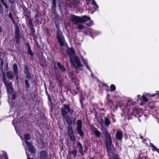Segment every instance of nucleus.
I'll return each mask as SVG.
<instances>
[{
	"label": "nucleus",
	"instance_id": "nucleus-1",
	"mask_svg": "<svg viewBox=\"0 0 159 159\" xmlns=\"http://www.w3.org/2000/svg\"><path fill=\"white\" fill-rule=\"evenodd\" d=\"M67 52L69 55L70 61L73 66L76 69L82 66L78 57L75 54L73 48H68Z\"/></svg>",
	"mask_w": 159,
	"mask_h": 159
},
{
	"label": "nucleus",
	"instance_id": "nucleus-2",
	"mask_svg": "<svg viewBox=\"0 0 159 159\" xmlns=\"http://www.w3.org/2000/svg\"><path fill=\"white\" fill-rule=\"evenodd\" d=\"M71 20L74 24L86 22V25L88 26H91L93 24V22L91 20L90 17L86 16H83L82 17L74 16L72 17Z\"/></svg>",
	"mask_w": 159,
	"mask_h": 159
},
{
	"label": "nucleus",
	"instance_id": "nucleus-3",
	"mask_svg": "<svg viewBox=\"0 0 159 159\" xmlns=\"http://www.w3.org/2000/svg\"><path fill=\"white\" fill-rule=\"evenodd\" d=\"M20 138L22 140H25V143L27 145L28 149L32 153L35 152V150L33 145L29 142H27V140L30 139V136L28 134H25L23 136H20Z\"/></svg>",
	"mask_w": 159,
	"mask_h": 159
},
{
	"label": "nucleus",
	"instance_id": "nucleus-4",
	"mask_svg": "<svg viewBox=\"0 0 159 159\" xmlns=\"http://www.w3.org/2000/svg\"><path fill=\"white\" fill-rule=\"evenodd\" d=\"M2 79L7 89L8 96L9 97L12 94L14 91L12 87L11 84L10 83L7 82L5 80V73L4 72H2Z\"/></svg>",
	"mask_w": 159,
	"mask_h": 159
},
{
	"label": "nucleus",
	"instance_id": "nucleus-5",
	"mask_svg": "<svg viewBox=\"0 0 159 159\" xmlns=\"http://www.w3.org/2000/svg\"><path fill=\"white\" fill-rule=\"evenodd\" d=\"M101 130L102 131V134H104L105 136L107 148H109L111 147L112 143L110 135L106 129H101Z\"/></svg>",
	"mask_w": 159,
	"mask_h": 159
},
{
	"label": "nucleus",
	"instance_id": "nucleus-6",
	"mask_svg": "<svg viewBox=\"0 0 159 159\" xmlns=\"http://www.w3.org/2000/svg\"><path fill=\"white\" fill-rule=\"evenodd\" d=\"M57 40L60 45L62 47L67 46V44L64 39L62 32L58 30L57 32Z\"/></svg>",
	"mask_w": 159,
	"mask_h": 159
},
{
	"label": "nucleus",
	"instance_id": "nucleus-7",
	"mask_svg": "<svg viewBox=\"0 0 159 159\" xmlns=\"http://www.w3.org/2000/svg\"><path fill=\"white\" fill-rule=\"evenodd\" d=\"M73 112V110L72 109H70L69 106L66 104L64 105V107L62 109L61 111V114L64 117H66V116L68 112L69 113L72 114Z\"/></svg>",
	"mask_w": 159,
	"mask_h": 159
},
{
	"label": "nucleus",
	"instance_id": "nucleus-8",
	"mask_svg": "<svg viewBox=\"0 0 159 159\" xmlns=\"http://www.w3.org/2000/svg\"><path fill=\"white\" fill-rule=\"evenodd\" d=\"M123 134L122 132L120 130H117L116 134V136L117 139L121 140L123 138Z\"/></svg>",
	"mask_w": 159,
	"mask_h": 159
},
{
	"label": "nucleus",
	"instance_id": "nucleus-9",
	"mask_svg": "<svg viewBox=\"0 0 159 159\" xmlns=\"http://www.w3.org/2000/svg\"><path fill=\"white\" fill-rule=\"evenodd\" d=\"M47 157V154L45 151H43L40 153L39 158L40 159H46Z\"/></svg>",
	"mask_w": 159,
	"mask_h": 159
},
{
	"label": "nucleus",
	"instance_id": "nucleus-10",
	"mask_svg": "<svg viewBox=\"0 0 159 159\" xmlns=\"http://www.w3.org/2000/svg\"><path fill=\"white\" fill-rule=\"evenodd\" d=\"M13 70L14 71V72L15 73V74L16 76V78L17 79L18 77V71H17V65L15 63L13 65Z\"/></svg>",
	"mask_w": 159,
	"mask_h": 159
},
{
	"label": "nucleus",
	"instance_id": "nucleus-11",
	"mask_svg": "<svg viewBox=\"0 0 159 159\" xmlns=\"http://www.w3.org/2000/svg\"><path fill=\"white\" fill-rule=\"evenodd\" d=\"M110 120L107 117H106L104 119V125L106 126H108L110 124Z\"/></svg>",
	"mask_w": 159,
	"mask_h": 159
},
{
	"label": "nucleus",
	"instance_id": "nucleus-12",
	"mask_svg": "<svg viewBox=\"0 0 159 159\" xmlns=\"http://www.w3.org/2000/svg\"><path fill=\"white\" fill-rule=\"evenodd\" d=\"M77 129H81L82 127V122L80 120H78L77 121Z\"/></svg>",
	"mask_w": 159,
	"mask_h": 159
},
{
	"label": "nucleus",
	"instance_id": "nucleus-13",
	"mask_svg": "<svg viewBox=\"0 0 159 159\" xmlns=\"http://www.w3.org/2000/svg\"><path fill=\"white\" fill-rule=\"evenodd\" d=\"M104 121L103 119L102 118H100L99 120H98V122L100 125L102 126V128L101 129H105L104 127Z\"/></svg>",
	"mask_w": 159,
	"mask_h": 159
},
{
	"label": "nucleus",
	"instance_id": "nucleus-14",
	"mask_svg": "<svg viewBox=\"0 0 159 159\" xmlns=\"http://www.w3.org/2000/svg\"><path fill=\"white\" fill-rule=\"evenodd\" d=\"M81 59L84 63L85 65L87 68L90 70V72H91V70L88 64V61L86 59H84L82 57H81Z\"/></svg>",
	"mask_w": 159,
	"mask_h": 159
},
{
	"label": "nucleus",
	"instance_id": "nucleus-15",
	"mask_svg": "<svg viewBox=\"0 0 159 159\" xmlns=\"http://www.w3.org/2000/svg\"><path fill=\"white\" fill-rule=\"evenodd\" d=\"M93 131L96 137H100L101 133L99 130L96 129H95L93 130Z\"/></svg>",
	"mask_w": 159,
	"mask_h": 159
},
{
	"label": "nucleus",
	"instance_id": "nucleus-16",
	"mask_svg": "<svg viewBox=\"0 0 159 159\" xmlns=\"http://www.w3.org/2000/svg\"><path fill=\"white\" fill-rule=\"evenodd\" d=\"M7 76L9 79H11L13 77V72L11 71H9L7 73Z\"/></svg>",
	"mask_w": 159,
	"mask_h": 159
},
{
	"label": "nucleus",
	"instance_id": "nucleus-17",
	"mask_svg": "<svg viewBox=\"0 0 159 159\" xmlns=\"http://www.w3.org/2000/svg\"><path fill=\"white\" fill-rule=\"evenodd\" d=\"M66 120V121L69 125L71 124L72 121L70 117L68 116H66V117H65Z\"/></svg>",
	"mask_w": 159,
	"mask_h": 159
},
{
	"label": "nucleus",
	"instance_id": "nucleus-18",
	"mask_svg": "<svg viewBox=\"0 0 159 159\" xmlns=\"http://www.w3.org/2000/svg\"><path fill=\"white\" fill-rule=\"evenodd\" d=\"M57 65L61 70L63 71H65L66 69L63 65H61L59 62L57 63Z\"/></svg>",
	"mask_w": 159,
	"mask_h": 159
},
{
	"label": "nucleus",
	"instance_id": "nucleus-19",
	"mask_svg": "<svg viewBox=\"0 0 159 159\" xmlns=\"http://www.w3.org/2000/svg\"><path fill=\"white\" fill-rule=\"evenodd\" d=\"M1 2H2V4L5 6V7L7 9V10H6V11L7 12H8L9 11L8 10V7L7 6V3L5 2L4 0H0Z\"/></svg>",
	"mask_w": 159,
	"mask_h": 159
},
{
	"label": "nucleus",
	"instance_id": "nucleus-20",
	"mask_svg": "<svg viewBox=\"0 0 159 159\" xmlns=\"http://www.w3.org/2000/svg\"><path fill=\"white\" fill-rule=\"evenodd\" d=\"M67 132L68 135L73 133L72 128L71 126H68L67 128Z\"/></svg>",
	"mask_w": 159,
	"mask_h": 159
},
{
	"label": "nucleus",
	"instance_id": "nucleus-21",
	"mask_svg": "<svg viewBox=\"0 0 159 159\" xmlns=\"http://www.w3.org/2000/svg\"><path fill=\"white\" fill-rule=\"evenodd\" d=\"M28 54L29 55L32 56L33 55V53L31 51L30 46L28 45Z\"/></svg>",
	"mask_w": 159,
	"mask_h": 159
},
{
	"label": "nucleus",
	"instance_id": "nucleus-22",
	"mask_svg": "<svg viewBox=\"0 0 159 159\" xmlns=\"http://www.w3.org/2000/svg\"><path fill=\"white\" fill-rule=\"evenodd\" d=\"M68 135L71 140H74L75 139V137L73 133L71 134V135L70 134Z\"/></svg>",
	"mask_w": 159,
	"mask_h": 159
},
{
	"label": "nucleus",
	"instance_id": "nucleus-23",
	"mask_svg": "<svg viewBox=\"0 0 159 159\" xmlns=\"http://www.w3.org/2000/svg\"><path fill=\"white\" fill-rule=\"evenodd\" d=\"M111 159H121L120 158L119 156L117 154H114L112 157Z\"/></svg>",
	"mask_w": 159,
	"mask_h": 159
},
{
	"label": "nucleus",
	"instance_id": "nucleus-24",
	"mask_svg": "<svg viewBox=\"0 0 159 159\" xmlns=\"http://www.w3.org/2000/svg\"><path fill=\"white\" fill-rule=\"evenodd\" d=\"M77 130L80 136H82L84 134V133L83 131L81 129Z\"/></svg>",
	"mask_w": 159,
	"mask_h": 159
},
{
	"label": "nucleus",
	"instance_id": "nucleus-25",
	"mask_svg": "<svg viewBox=\"0 0 159 159\" xmlns=\"http://www.w3.org/2000/svg\"><path fill=\"white\" fill-rule=\"evenodd\" d=\"M92 5H94L96 8L97 9H98V6L97 5L96 3L94 0H93V2L91 3Z\"/></svg>",
	"mask_w": 159,
	"mask_h": 159
},
{
	"label": "nucleus",
	"instance_id": "nucleus-26",
	"mask_svg": "<svg viewBox=\"0 0 159 159\" xmlns=\"http://www.w3.org/2000/svg\"><path fill=\"white\" fill-rule=\"evenodd\" d=\"M40 15V13L39 11H37L36 13V14L35 17L36 20H38L39 18L38 17H39Z\"/></svg>",
	"mask_w": 159,
	"mask_h": 159
},
{
	"label": "nucleus",
	"instance_id": "nucleus-27",
	"mask_svg": "<svg viewBox=\"0 0 159 159\" xmlns=\"http://www.w3.org/2000/svg\"><path fill=\"white\" fill-rule=\"evenodd\" d=\"M78 28L79 30H81L84 28V26L81 24H79L78 25Z\"/></svg>",
	"mask_w": 159,
	"mask_h": 159
},
{
	"label": "nucleus",
	"instance_id": "nucleus-28",
	"mask_svg": "<svg viewBox=\"0 0 159 159\" xmlns=\"http://www.w3.org/2000/svg\"><path fill=\"white\" fill-rule=\"evenodd\" d=\"M110 88L111 90H114L116 89V86L113 84H112L111 85Z\"/></svg>",
	"mask_w": 159,
	"mask_h": 159
},
{
	"label": "nucleus",
	"instance_id": "nucleus-29",
	"mask_svg": "<svg viewBox=\"0 0 159 159\" xmlns=\"http://www.w3.org/2000/svg\"><path fill=\"white\" fill-rule=\"evenodd\" d=\"M25 83L26 87H29V83L28 81L27 80H25Z\"/></svg>",
	"mask_w": 159,
	"mask_h": 159
},
{
	"label": "nucleus",
	"instance_id": "nucleus-30",
	"mask_svg": "<svg viewBox=\"0 0 159 159\" xmlns=\"http://www.w3.org/2000/svg\"><path fill=\"white\" fill-rule=\"evenodd\" d=\"M155 95H156L155 94H153L152 95L151 94H148V93H147L146 94H145L146 96L149 97H154Z\"/></svg>",
	"mask_w": 159,
	"mask_h": 159
},
{
	"label": "nucleus",
	"instance_id": "nucleus-31",
	"mask_svg": "<svg viewBox=\"0 0 159 159\" xmlns=\"http://www.w3.org/2000/svg\"><path fill=\"white\" fill-rule=\"evenodd\" d=\"M3 7L1 4L0 3V13L1 14L3 12Z\"/></svg>",
	"mask_w": 159,
	"mask_h": 159
},
{
	"label": "nucleus",
	"instance_id": "nucleus-32",
	"mask_svg": "<svg viewBox=\"0 0 159 159\" xmlns=\"http://www.w3.org/2000/svg\"><path fill=\"white\" fill-rule=\"evenodd\" d=\"M3 65V63L2 61H1V64H0V70L2 71H3L2 70V66Z\"/></svg>",
	"mask_w": 159,
	"mask_h": 159
},
{
	"label": "nucleus",
	"instance_id": "nucleus-33",
	"mask_svg": "<svg viewBox=\"0 0 159 159\" xmlns=\"http://www.w3.org/2000/svg\"><path fill=\"white\" fill-rule=\"evenodd\" d=\"M71 153L73 154L74 157H75L76 156V152L75 150L72 151Z\"/></svg>",
	"mask_w": 159,
	"mask_h": 159
},
{
	"label": "nucleus",
	"instance_id": "nucleus-34",
	"mask_svg": "<svg viewBox=\"0 0 159 159\" xmlns=\"http://www.w3.org/2000/svg\"><path fill=\"white\" fill-rule=\"evenodd\" d=\"M142 98L144 101L147 102L148 101V99L144 96L143 95L142 96Z\"/></svg>",
	"mask_w": 159,
	"mask_h": 159
},
{
	"label": "nucleus",
	"instance_id": "nucleus-35",
	"mask_svg": "<svg viewBox=\"0 0 159 159\" xmlns=\"http://www.w3.org/2000/svg\"><path fill=\"white\" fill-rule=\"evenodd\" d=\"M19 34V29L16 28V30L15 31V34Z\"/></svg>",
	"mask_w": 159,
	"mask_h": 159
},
{
	"label": "nucleus",
	"instance_id": "nucleus-36",
	"mask_svg": "<svg viewBox=\"0 0 159 159\" xmlns=\"http://www.w3.org/2000/svg\"><path fill=\"white\" fill-rule=\"evenodd\" d=\"M79 151L82 154H83V148L82 147L81 148H79Z\"/></svg>",
	"mask_w": 159,
	"mask_h": 159
},
{
	"label": "nucleus",
	"instance_id": "nucleus-37",
	"mask_svg": "<svg viewBox=\"0 0 159 159\" xmlns=\"http://www.w3.org/2000/svg\"><path fill=\"white\" fill-rule=\"evenodd\" d=\"M9 17H10L11 19V20L13 21V22H14V20L13 18H12V14L11 13H9Z\"/></svg>",
	"mask_w": 159,
	"mask_h": 159
},
{
	"label": "nucleus",
	"instance_id": "nucleus-38",
	"mask_svg": "<svg viewBox=\"0 0 159 159\" xmlns=\"http://www.w3.org/2000/svg\"><path fill=\"white\" fill-rule=\"evenodd\" d=\"M25 74H26L27 75L28 74V72L27 70V66H25Z\"/></svg>",
	"mask_w": 159,
	"mask_h": 159
},
{
	"label": "nucleus",
	"instance_id": "nucleus-39",
	"mask_svg": "<svg viewBox=\"0 0 159 159\" xmlns=\"http://www.w3.org/2000/svg\"><path fill=\"white\" fill-rule=\"evenodd\" d=\"M152 148H153V149L154 150H155V151H157V149H157V148L154 145H153L152 146Z\"/></svg>",
	"mask_w": 159,
	"mask_h": 159
},
{
	"label": "nucleus",
	"instance_id": "nucleus-40",
	"mask_svg": "<svg viewBox=\"0 0 159 159\" xmlns=\"http://www.w3.org/2000/svg\"><path fill=\"white\" fill-rule=\"evenodd\" d=\"M139 157L140 159H148L145 157H142L140 155H139Z\"/></svg>",
	"mask_w": 159,
	"mask_h": 159
},
{
	"label": "nucleus",
	"instance_id": "nucleus-41",
	"mask_svg": "<svg viewBox=\"0 0 159 159\" xmlns=\"http://www.w3.org/2000/svg\"><path fill=\"white\" fill-rule=\"evenodd\" d=\"M15 39H20V34H15Z\"/></svg>",
	"mask_w": 159,
	"mask_h": 159
},
{
	"label": "nucleus",
	"instance_id": "nucleus-42",
	"mask_svg": "<svg viewBox=\"0 0 159 159\" xmlns=\"http://www.w3.org/2000/svg\"><path fill=\"white\" fill-rule=\"evenodd\" d=\"M77 145L80 148L82 147V145L80 142L77 143Z\"/></svg>",
	"mask_w": 159,
	"mask_h": 159
},
{
	"label": "nucleus",
	"instance_id": "nucleus-43",
	"mask_svg": "<svg viewBox=\"0 0 159 159\" xmlns=\"http://www.w3.org/2000/svg\"><path fill=\"white\" fill-rule=\"evenodd\" d=\"M16 39V43L17 44L19 43L20 42L19 39Z\"/></svg>",
	"mask_w": 159,
	"mask_h": 159
},
{
	"label": "nucleus",
	"instance_id": "nucleus-44",
	"mask_svg": "<svg viewBox=\"0 0 159 159\" xmlns=\"http://www.w3.org/2000/svg\"><path fill=\"white\" fill-rule=\"evenodd\" d=\"M25 152H26V153L27 157H28V159H33L32 158H30L29 157V155H28V154L27 153V150L26 149H25Z\"/></svg>",
	"mask_w": 159,
	"mask_h": 159
},
{
	"label": "nucleus",
	"instance_id": "nucleus-45",
	"mask_svg": "<svg viewBox=\"0 0 159 159\" xmlns=\"http://www.w3.org/2000/svg\"><path fill=\"white\" fill-rule=\"evenodd\" d=\"M9 2L11 3H13L15 2L16 0H8Z\"/></svg>",
	"mask_w": 159,
	"mask_h": 159
},
{
	"label": "nucleus",
	"instance_id": "nucleus-46",
	"mask_svg": "<svg viewBox=\"0 0 159 159\" xmlns=\"http://www.w3.org/2000/svg\"><path fill=\"white\" fill-rule=\"evenodd\" d=\"M12 100H14L16 98V96L15 94H13L12 95Z\"/></svg>",
	"mask_w": 159,
	"mask_h": 159
},
{
	"label": "nucleus",
	"instance_id": "nucleus-47",
	"mask_svg": "<svg viewBox=\"0 0 159 159\" xmlns=\"http://www.w3.org/2000/svg\"><path fill=\"white\" fill-rule=\"evenodd\" d=\"M52 2L53 5H55L56 4V0H52Z\"/></svg>",
	"mask_w": 159,
	"mask_h": 159
},
{
	"label": "nucleus",
	"instance_id": "nucleus-48",
	"mask_svg": "<svg viewBox=\"0 0 159 159\" xmlns=\"http://www.w3.org/2000/svg\"><path fill=\"white\" fill-rule=\"evenodd\" d=\"M138 100L139 99V98H140V99H141V97H140V95H138Z\"/></svg>",
	"mask_w": 159,
	"mask_h": 159
},
{
	"label": "nucleus",
	"instance_id": "nucleus-49",
	"mask_svg": "<svg viewBox=\"0 0 159 159\" xmlns=\"http://www.w3.org/2000/svg\"><path fill=\"white\" fill-rule=\"evenodd\" d=\"M140 138L142 139H143V136H141L140 137Z\"/></svg>",
	"mask_w": 159,
	"mask_h": 159
},
{
	"label": "nucleus",
	"instance_id": "nucleus-50",
	"mask_svg": "<svg viewBox=\"0 0 159 159\" xmlns=\"http://www.w3.org/2000/svg\"><path fill=\"white\" fill-rule=\"evenodd\" d=\"M157 152H158L159 153V149L157 150Z\"/></svg>",
	"mask_w": 159,
	"mask_h": 159
},
{
	"label": "nucleus",
	"instance_id": "nucleus-51",
	"mask_svg": "<svg viewBox=\"0 0 159 159\" xmlns=\"http://www.w3.org/2000/svg\"><path fill=\"white\" fill-rule=\"evenodd\" d=\"M48 99H49V101H51V100L50 99V98H49V97H48Z\"/></svg>",
	"mask_w": 159,
	"mask_h": 159
},
{
	"label": "nucleus",
	"instance_id": "nucleus-52",
	"mask_svg": "<svg viewBox=\"0 0 159 159\" xmlns=\"http://www.w3.org/2000/svg\"><path fill=\"white\" fill-rule=\"evenodd\" d=\"M1 28L0 27V32L1 31Z\"/></svg>",
	"mask_w": 159,
	"mask_h": 159
},
{
	"label": "nucleus",
	"instance_id": "nucleus-53",
	"mask_svg": "<svg viewBox=\"0 0 159 159\" xmlns=\"http://www.w3.org/2000/svg\"><path fill=\"white\" fill-rule=\"evenodd\" d=\"M89 3L88 2H87V5L88 4H89Z\"/></svg>",
	"mask_w": 159,
	"mask_h": 159
},
{
	"label": "nucleus",
	"instance_id": "nucleus-54",
	"mask_svg": "<svg viewBox=\"0 0 159 159\" xmlns=\"http://www.w3.org/2000/svg\"><path fill=\"white\" fill-rule=\"evenodd\" d=\"M23 144H24V141H23Z\"/></svg>",
	"mask_w": 159,
	"mask_h": 159
},
{
	"label": "nucleus",
	"instance_id": "nucleus-55",
	"mask_svg": "<svg viewBox=\"0 0 159 159\" xmlns=\"http://www.w3.org/2000/svg\"><path fill=\"white\" fill-rule=\"evenodd\" d=\"M6 159H8L7 157H6Z\"/></svg>",
	"mask_w": 159,
	"mask_h": 159
},
{
	"label": "nucleus",
	"instance_id": "nucleus-56",
	"mask_svg": "<svg viewBox=\"0 0 159 159\" xmlns=\"http://www.w3.org/2000/svg\"><path fill=\"white\" fill-rule=\"evenodd\" d=\"M0 60H1V59L0 57Z\"/></svg>",
	"mask_w": 159,
	"mask_h": 159
},
{
	"label": "nucleus",
	"instance_id": "nucleus-57",
	"mask_svg": "<svg viewBox=\"0 0 159 159\" xmlns=\"http://www.w3.org/2000/svg\"><path fill=\"white\" fill-rule=\"evenodd\" d=\"M91 159H93V158H91Z\"/></svg>",
	"mask_w": 159,
	"mask_h": 159
},
{
	"label": "nucleus",
	"instance_id": "nucleus-58",
	"mask_svg": "<svg viewBox=\"0 0 159 159\" xmlns=\"http://www.w3.org/2000/svg\"><path fill=\"white\" fill-rule=\"evenodd\" d=\"M158 96H159V94L158 95Z\"/></svg>",
	"mask_w": 159,
	"mask_h": 159
}]
</instances>
